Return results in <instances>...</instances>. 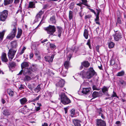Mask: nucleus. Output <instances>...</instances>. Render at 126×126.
<instances>
[{"instance_id":"1","label":"nucleus","mask_w":126,"mask_h":126,"mask_svg":"<svg viewBox=\"0 0 126 126\" xmlns=\"http://www.w3.org/2000/svg\"><path fill=\"white\" fill-rule=\"evenodd\" d=\"M96 74L93 68L90 67L87 71L83 70L80 73V75L83 78L89 79L92 78Z\"/></svg>"},{"instance_id":"2","label":"nucleus","mask_w":126,"mask_h":126,"mask_svg":"<svg viewBox=\"0 0 126 126\" xmlns=\"http://www.w3.org/2000/svg\"><path fill=\"white\" fill-rule=\"evenodd\" d=\"M12 30L11 32L9 34L7 37V38L9 39H12L14 38L16 34L17 31L16 24L15 23L12 25Z\"/></svg>"},{"instance_id":"3","label":"nucleus","mask_w":126,"mask_h":126,"mask_svg":"<svg viewBox=\"0 0 126 126\" xmlns=\"http://www.w3.org/2000/svg\"><path fill=\"white\" fill-rule=\"evenodd\" d=\"M44 29L47 31V33L50 35H52L56 31V28L54 26L49 25L48 27L45 28Z\"/></svg>"},{"instance_id":"4","label":"nucleus","mask_w":126,"mask_h":126,"mask_svg":"<svg viewBox=\"0 0 126 126\" xmlns=\"http://www.w3.org/2000/svg\"><path fill=\"white\" fill-rule=\"evenodd\" d=\"M62 102L64 105L68 104L71 103L70 99L64 94H62L61 96Z\"/></svg>"},{"instance_id":"5","label":"nucleus","mask_w":126,"mask_h":126,"mask_svg":"<svg viewBox=\"0 0 126 126\" xmlns=\"http://www.w3.org/2000/svg\"><path fill=\"white\" fill-rule=\"evenodd\" d=\"M0 19L1 20L3 21H4L8 15V11L7 10H5L0 12Z\"/></svg>"},{"instance_id":"6","label":"nucleus","mask_w":126,"mask_h":126,"mask_svg":"<svg viewBox=\"0 0 126 126\" xmlns=\"http://www.w3.org/2000/svg\"><path fill=\"white\" fill-rule=\"evenodd\" d=\"M115 33L113 35L115 40L117 41L122 37V35L121 33L118 31H115Z\"/></svg>"},{"instance_id":"7","label":"nucleus","mask_w":126,"mask_h":126,"mask_svg":"<svg viewBox=\"0 0 126 126\" xmlns=\"http://www.w3.org/2000/svg\"><path fill=\"white\" fill-rule=\"evenodd\" d=\"M16 51V50L13 49H10L9 50L8 56L10 60L11 61L13 59Z\"/></svg>"},{"instance_id":"8","label":"nucleus","mask_w":126,"mask_h":126,"mask_svg":"<svg viewBox=\"0 0 126 126\" xmlns=\"http://www.w3.org/2000/svg\"><path fill=\"white\" fill-rule=\"evenodd\" d=\"M96 121V126H105L106 123L105 122L101 119H97Z\"/></svg>"},{"instance_id":"9","label":"nucleus","mask_w":126,"mask_h":126,"mask_svg":"<svg viewBox=\"0 0 126 126\" xmlns=\"http://www.w3.org/2000/svg\"><path fill=\"white\" fill-rule=\"evenodd\" d=\"M71 58V57H68L67 58V61H66L64 63V65L65 67L64 68L68 69L69 67L70 63L69 61Z\"/></svg>"},{"instance_id":"10","label":"nucleus","mask_w":126,"mask_h":126,"mask_svg":"<svg viewBox=\"0 0 126 126\" xmlns=\"http://www.w3.org/2000/svg\"><path fill=\"white\" fill-rule=\"evenodd\" d=\"M32 71L30 68H25L23 74L24 75H31L32 73Z\"/></svg>"},{"instance_id":"11","label":"nucleus","mask_w":126,"mask_h":126,"mask_svg":"<svg viewBox=\"0 0 126 126\" xmlns=\"http://www.w3.org/2000/svg\"><path fill=\"white\" fill-rule=\"evenodd\" d=\"M72 121L74 126H81L80 123L81 122V121L78 119H73Z\"/></svg>"},{"instance_id":"12","label":"nucleus","mask_w":126,"mask_h":126,"mask_svg":"<svg viewBox=\"0 0 126 126\" xmlns=\"http://www.w3.org/2000/svg\"><path fill=\"white\" fill-rule=\"evenodd\" d=\"M109 89V87H107L105 86H104L102 89V92L104 94L106 95L107 96H110L108 93Z\"/></svg>"},{"instance_id":"13","label":"nucleus","mask_w":126,"mask_h":126,"mask_svg":"<svg viewBox=\"0 0 126 126\" xmlns=\"http://www.w3.org/2000/svg\"><path fill=\"white\" fill-rule=\"evenodd\" d=\"M54 55H52L51 57L49 56H47L45 57V59L46 61L48 62H52L53 59L54 58Z\"/></svg>"},{"instance_id":"14","label":"nucleus","mask_w":126,"mask_h":126,"mask_svg":"<svg viewBox=\"0 0 126 126\" xmlns=\"http://www.w3.org/2000/svg\"><path fill=\"white\" fill-rule=\"evenodd\" d=\"M1 59L2 61L3 62H6L8 61V60L6 57V53H3L1 56Z\"/></svg>"},{"instance_id":"15","label":"nucleus","mask_w":126,"mask_h":126,"mask_svg":"<svg viewBox=\"0 0 126 126\" xmlns=\"http://www.w3.org/2000/svg\"><path fill=\"white\" fill-rule=\"evenodd\" d=\"M30 68L31 70L33 72L36 71L38 70L37 66L36 64H32Z\"/></svg>"},{"instance_id":"16","label":"nucleus","mask_w":126,"mask_h":126,"mask_svg":"<svg viewBox=\"0 0 126 126\" xmlns=\"http://www.w3.org/2000/svg\"><path fill=\"white\" fill-rule=\"evenodd\" d=\"M121 19V17L120 16L118 17L115 25L117 27L120 26V25L122 24Z\"/></svg>"},{"instance_id":"17","label":"nucleus","mask_w":126,"mask_h":126,"mask_svg":"<svg viewBox=\"0 0 126 126\" xmlns=\"http://www.w3.org/2000/svg\"><path fill=\"white\" fill-rule=\"evenodd\" d=\"M91 90L90 87L83 88L81 92L83 94H88Z\"/></svg>"},{"instance_id":"18","label":"nucleus","mask_w":126,"mask_h":126,"mask_svg":"<svg viewBox=\"0 0 126 126\" xmlns=\"http://www.w3.org/2000/svg\"><path fill=\"white\" fill-rule=\"evenodd\" d=\"M102 94V93L101 91L99 92V93L96 91H94L93 93L92 96L93 97V98H95L97 97H99L100 96L99 94Z\"/></svg>"},{"instance_id":"19","label":"nucleus","mask_w":126,"mask_h":126,"mask_svg":"<svg viewBox=\"0 0 126 126\" xmlns=\"http://www.w3.org/2000/svg\"><path fill=\"white\" fill-rule=\"evenodd\" d=\"M64 81L63 80H61L56 84V85L58 87H63L64 85Z\"/></svg>"},{"instance_id":"20","label":"nucleus","mask_w":126,"mask_h":126,"mask_svg":"<svg viewBox=\"0 0 126 126\" xmlns=\"http://www.w3.org/2000/svg\"><path fill=\"white\" fill-rule=\"evenodd\" d=\"M57 28L58 29V36L59 37H60L61 36L62 32V28L58 26L57 27Z\"/></svg>"},{"instance_id":"21","label":"nucleus","mask_w":126,"mask_h":126,"mask_svg":"<svg viewBox=\"0 0 126 126\" xmlns=\"http://www.w3.org/2000/svg\"><path fill=\"white\" fill-rule=\"evenodd\" d=\"M29 65V64L27 62H23L21 64V67L22 69L25 67L28 66Z\"/></svg>"},{"instance_id":"22","label":"nucleus","mask_w":126,"mask_h":126,"mask_svg":"<svg viewBox=\"0 0 126 126\" xmlns=\"http://www.w3.org/2000/svg\"><path fill=\"white\" fill-rule=\"evenodd\" d=\"M81 64L83 66L86 67H88L90 65V64L87 61H85L81 63Z\"/></svg>"},{"instance_id":"23","label":"nucleus","mask_w":126,"mask_h":126,"mask_svg":"<svg viewBox=\"0 0 126 126\" xmlns=\"http://www.w3.org/2000/svg\"><path fill=\"white\" fill-rule=\"evenodd\" d=\"M27 100L26 97H24L20 100V101L21 105L25 104Z\"/></svg>"},{"instance_id":"24","label":"nucleus","mask_w":126,"mask_h":126,"mask_svg":"<svg viewBox=\"0 0 126 126\" xmlns=\"http://www.w3.org/2000/svg\"><path fill=\"white\" fill-rule=\"evenodd\" d=\"M67 69L64 68H63L61 72V73L62 76L64 77L65 76L66 73Z\"/></svg>"},{"instance_id":"25","label":"nucleus","mask_w":126,"mask_h":126,"mask_svg":"<svg viewBox=\"0 0 126 126\" xmlns=\"http://www.w3.org/2000/svg\"><path fill=\"white\" fill-rule=\"evenodd\" d=\"M25 77L24 78V80L25 81H29L32 79V78L30 76L31 75H24Z\"/></svg>"},{"instance_id":"26","label":"nucleus","mask_w":126,"mask_h":126,"mask_svg":"<svg viewBox=\"0 0 126 126\" xmlns=\"http://www.w3.org/2000/svg\"><path fill=\"white\" fill-rule=\"evenodd\" d=\"M11 46L13 48H16L17 46V43L16 41H13L11 42Z\"/></svg>"},{"instance_id":"27","label":"nucleus","mask_w":126,"mask_h":126,"mask_svg":"<svg viewBox=\"0 0 126 126\" xmlns=\"http://www.w3.org/2000/svg\"><path fill=\"white\" fill-rule=\"evenodd\" d=\"M44 13V12L42 10L40 11L36 16V18L38 19L39 18H40L41 16Z\"/></svg>"},{"instance_id":"28","label":"nucleus","mask_w":126,"mask_h":126,"mask_svg":"<svg viewBox=\"0 0 126 126\" xmlns=\"http://www.w3.org/2000/svg\"><path fill=\"white\" fill-rule=\"evenodd\" d=\"M56 22L55 20V17L53 16L50 18V22L52 24H55Z\"/></svg>"},{"instance_id":"29","label":"nucleus","mask_w":126,"mask_h":126,"mask_svg":"<svg viewBox=\"0 0 126 126\" xmlns=\"http://www.w3.org/2000/svg\"><path fill=\"white\" fill-rule=\"evenodd\" d=\"M125 72L124 71H122L118 72L116 75V76L117 77L122 76L125 75Z\"/></svg>"},{"instance_id":"30","label":"nucleus","mask_w":126,"mask_h":126,"mask_svg":"<svg viewBox=\"0 0 126 126\" xmlns=\"http://www.w3.org/2000/svg\"><path fill=\"white\" fill-rule=\"evenodd\" d=\"M35 7V3L33 2H30L29 3L28 8H33Z\"/></svg>"},{"instance_id":"31","label":"nucleus","mask_w":126,"mask_h":126,"mask_svg":"<svg viewBox=\"0 0 126 126\" xmlns=\"http://www.w3.org/2000/svg\"><path fill=\"white\" fill-rule=\"evenodd\" d=\"M41 89L40 85L39 84L37 87L34 89V90L35 92H36L37 93Z\"/></svg>"},{"instance_id":"32","label":"nucleus","mask_w":126,"mask_h":126,"mask_svg":"<svg viewBox=\"0 0 126 126\" xmlns=\"http://www.w3.org/2000/svg\"><path fill=\"white\" fill-rule=\"evenodd\" d=\"M16 66V63L14 62L9 63V67L10 69L11 68L15 67Z\"/></svg>"},{"instance_id":"33","label":"nucleus","mask_w":126,"mask_h":126,"mask_svg":"<svg viewBox=\"0 0 126 126\" xmlns=\"http://www.w3.org/2000/svg\"><path fill=\"white\" fill-rule=\"evenodd\" d=\"M22 31L21 29H18L17 35L16 36L17 38H19L22 34Z\"/></svg>"},{"instance_id":"34","label":"nucleus","mask_w":126,"mask_h":126,"mask_svg":"<svg viewBox=\"0 0 126 126\" xmlns=\"http://www.w3.org/2000/svg\"><path fill=\"white\" fill-rule=\"evenodd\" d=\"M13 0H4V4L6 5L7 4L12 3L13 1Z\"/></svg>"},{"instance_id":"35","label":"nucleus","mask_w":126,"mask_h":126,"mask_svg":"<svg viewBox=\"0 0 126 126\" xmlns=\"http://www.w3.org/2000/svg\"><path fill=\"white\" fill-rule=\"evenodd\" d=\"M88 31L86 29H85L84 30V36L85 38L87 39L88 37Z\"/></svg>"},{"instance_id":"36","label":"nucleus","mask_w":126,"mask_h":126,"mask_svg":"<svg viewBox=\"0 0 126 126\" xmlns=\"http://www.w3.org/2000/svg\"><path fill=\"white\" fill-rule=\"evenodd\" d=\"M3 114L5 115L8 116L10 114V112L9 110H4Z\"/></svg>"},{"instance_id":"37","label":"nucleus","mask_w":126,"mask_h":126,"mask_svg":"<svg viewBox=\"0 0 126 126\" xmlns=\"http://www.w3.org/2000/svg\"><path fill=\"white\" fill-rule=\"evenodd\" d=\"M75 109H72L70 111V116L72 117H74L75 115Z\"/></svg>"},{"instance_id":"38","label":"nucleus","mask_w":126,"mask_h":126,"mask_svg":"<svg viewBox=\"0 0 126 126\" xmlns=\"http://www.w3.org/2000/svg\"><path fill=\"white\" fill-rule=\"evenodd\" d=\"M114 44L112 42H110L108 44L109 47L110 48H113L114 46Z\"/></svg>"},{"instance_id":"39","label":"nucleus","mask_w":126,"mask_h":126,"mask_svg":"<svg viewBox=\"0 0 126 126\" xmlns=\"http://www.w3.org/2000/svg\"><path fill=\"white\" fill-rule=\"evenodd\" d=\"M75 3L74 2L71 3L70 4L69 7L70 9L72 10L74 7Z\"/></svg>"},{"instance_id":"40","label":"nucleus","mask_w":126,"mask_h":126,"mask_svg":"<svg viewBox=\"0 0 126 126\" xmlns=\"http://www.w3.org/2000/svg\"><path fill=\"white\" fill-rule=\"evenodd\" d=\"M73 16V12L71 11H70L69 12V18L70 20H71L72 19Z\"/></svg>"},{"instance_id":"41","label":"nucleus","mask_w":126,"mask_h":126,"mask_svg":"<svg viewBox=\"0 0 126 126\" xmlns=\"http://www.w3.org/2000/svg\"><path fill=\"white\" fill-rule=\"evenodd\" d=\"M82 2L81 3L82 4L86 6H89L87 4V0H81Z\"/></svg>"},{"instance_id":"42","label":"nucleus","mask_w":126,"mask_h":126,"mask_svg":"<svg viewBox=\"0 0 126 126\" xmlns=\"http://www.w3.org/2000/svg\"><path fill=\"white\" fill-rule=\"evenodd\" d=\"M5 32V31H3L2 32L0 33V39L1 40H2Z\"/></svg>"},{"instance_id":"43","label":"nucleus","mask_w":126,"mask_h":126,"mask_svg":"<svg viewBox=\"0 0 126 126\" xmlns=\"http://www.w3.org/2000/svg\"><path fill=\"white\" fill-rule=\"evenodd\" d=\"M8 92L10 96H13L14 94V92L13 91L10 90H8Z\"/></svg>"},{"instance_id":"44","label":"nucleus","mask_w":126,"mask_h":126,"mask_svg":"<svg viewBox=\"0 0 126 126\" xmlns=\"http://www.w3.org/2000/svg\"><path fill=\"white\" fill-rule=\"evenodd\" d=\"M26 49V47H24L21 50V52L19 53L20 54V55H22V54H23L24 53V50Z\"/></svg>"},{"instance_id":"45","label":"nucleus","mask_w":126,"mask_h":126,"mask_svg":"<svg viewBox=\"0 0 126 126\" xmlns=\"http://www.w3.org/2000/svg\"><path fill=\"white\" fill-rule=\"evenodd\" d=\"M92 17V16L90 15H86L85 17V19L87 18H90Z\"/></svg>"},{"instance_id":"46","label":"nucleus","mask_w":126,"mask_h":126,"mask_svg":"<svg viewBox=\"0 0 126 126\" xmlns=\"http://www.w3.org/2000/svg\"><path fill=\"white\" fill-rule=\"evenodd\" d=\"M111 96L112 97H118V96H117L116 94V93H115L114 91L113 92V94H112Z\"/></svg>"},{"instance_id":"47","label":"nucleus","mask_w":126,"mask_h":126,"mask_svg":"<svg viewBox=\"0 0 126 126\" xmlns=\"http://www.w3.org/2000/svg\"><path fill=\"white\" fill-rule=\"evenodd\" d=\"M93 90H98L99 89L97 88L96 87L95 85H93Z\"/></svg>"},{"instance_id":"48","label":"nucleus","mask_w":126,"mask_h":126,"mask_svg":"<svg viewBox=\"0 0 126 126\" xmlns=\"http://www.w3.org/2000/svg\"><path fill=\"white\" fill-rule=\"evenodd\" d=\"M50 47L51 48H54L55 46L54 44H50Z\"/></svg>"},{"instance_id":"49","label":"nucleus","mask_w":126,"mask_h":126,"mask_svg":"<svg viewBox=\"0 0 126 126\" xmlns=\"http://www.w3.org/2000/svg\"><path fill=\"white\" fill-rule=\"evenodd\" d=\"M87 45H88L89 46V48H90V49H91V47L90 44V39H89L87 43Z\"/></svg>"},{"instance_id":"50","label":"nucleus","mask_w":126,"mask_h":126,"mask_svg":"<svg viewBox=\"0 0 126 126\" xmlns=\"http://www.w3.org/2000/svg\"><path fill=\"white\" fill-rule=\"evenodd\" d=\"M28 87L31 90H32V89L33 87L32 85L31 84H29L28 86Z\"/></svg>"},{"instance_id":"51","label":"nucleus","mask_w":126,"mask_h":126,"mask_svg":"<svg viewBox=\"0 0 126 126\" xmlns=\"http://www.w3.org/2000/svg\"><path fill=\"white\" fill-rule=\"evenodd\" d=\"M102 111V110L101 108H100V109H98V112L99 113L100 115V114H101V113H101Z\"/></svg>"},{"instance_id":"52","label":"nucleus","mask_w":126,"mask_h":126,"mask_svg":"<svg viewBox=\"0 0 126 126\" xmlns=\"http://www.w3.org/2000/svg\"><path fill=\"white\" fill-rule=\"evenodd\" d=\"M69 108V106H68L67 107L64 108V109L65 111V114L66 113H67V110Z\"/></svg>"},{"instance_id":"53","label":"nucleus","mask_w":126,"mask_h":126,"mask_svg":"<svg viewBox=\"0 0 126 126\" xmlns=\"http://www.w3.org/2000/svg\"><path fill=\"white\" fill-rule=\"evenodd\" d=\"M100 47V46L99 45H97L96 47V50L98 52H99V49Z\"/></svg>"},{"instance_id":"54","label":"nucleus","mask_w":126,"mask_h":126,"mask_svg":"<svg viewBox=\"0 0 126 126\" xmlns=\"http://www.w3.org/2000/svg\"><path fill=\"white\" fill-rule=\"evenodd\" d=\"M23 69H22L21 71L19 73L17 74V75H21L22 74V73L24 71L23 70Z\"/></svg>"},{"instance_id":"55","label":"nucleus","mask_w":126,"mask_h":126,"mask_svg":"<svg viewBox=\"0 0 126 126\" xmlns=\"http://www.w3.org/2000/svg\"><path fill=\"white\" fill-rule=\"evenodd\" d=\"M40 108L39 106L37 107H35V109L36 111H38L39 110H40Z\"/></svg>"},{"instance_id":"56","label":"nucleus","mask_w":126,"mask_h":126,"mask_svg":"<svg viewBox=\"0 0 126 126\" xmlns=\"http://www.w3.org/2000/svg\"><path fill=\"white\" fill-rule=\"evenodd\" d=\"M97 14L96 15V16H99V14L100 11V10H98L97 9Z\"/></svg>"},{"instance_id":"57","label":"nucleus","mask_w":126,"mask_h":126,"mask_svg":"<svg viewBox=\"0 0 126 126\" xmlns=\"http://www.w3.org/2000/svg\"><path fill=\"white\" fill-rule=\"evenodd\" d=\"M19 88L20 90H22L23 89V86L21 84L20 85V87H19Z\"/></svg>"},{"instance_id":"58","label":"nucleus","mask_w":126,"mask_h":126,"mask_svg":"<svg viewBox=\"0 0 126 126\" xmlns=\"http://www.w3.org/2000/svg\"><path fill=\"white\" fill-rule=\"evenodd\" d=\"M89 9L91 11L94 13V14H96V13L95 12V11L94 10L90 8H89Z\"/></svg>"},{"instance_id":"59","label":"nucleus","mask_w":126,"mask_h":126,"mask_svg":"<svg viewBox=\"0 0 126 126\" xmlns=\"http://www.w3.org/2000/svg\"><path fill=\"white\" fill-rule=\"evenodd\" d=\"M33 53H31L30 55V59L33 57Z\"/></svg>"},{"instance_id":"60","label":"nucleus","mask_w":126,"mask_h":126,"mask_svg":"<svg viewBox=\"0 0 126 126\" xmlns=\"http://www.w3.org/2000/svg\"><path fill=\"white\" fill-rule=\"evenodd\" d=\"M40 97V95H39L38 97H37L35 99H33V100L34 101H36L38 100Z\"/></svg>"},{"instance_id":"61","label":"nucleus","mask_w":126,"mask_h":126,"mask_svg":"<svg viewBox=\"0 0 126 126\" xmlns=\"http://www.w3.org/2000/svg\"><path fill=\"white\" fill-rule=\"evenodd\" d=\"M99 19V16H96V18L95 19V21H98Z\"/></svg>"},{"instance_id":"62","label":"nucleus","mask_w":126,"mask_h":126,"mask_svg":"<svg viewBox=\"0 0 126 126\" xmlns=\"http://www.w3.org/2000/svg\"><path fill=\"white\" fill-rule=\"evenodd\" d=\"M42 126H48V124L47 123H45L44 124L42 125Z\"/></svg>"},{"instance_id":"63","label":"nucleus","mask_w":126,"mask_h":126,"mask_svg":"<svg viewBox=\"0 0 126 126\" xmlns=\"http://www.w3.org/2000/svg\"><path fill=\"white\" fill-rule=\"evenodd\" d=\"M116 124L117 125H120V121H116Z\"/></svg>"},{"instance_id":"64","label":"nucleus","mask_w":126,"mask_h":126,"mask_svg":"<svg viewBox=\"0 0 126 126\" xmlns=\"http://www.w3.org/2000/svg\"><path fill=\"white\" fill-rule=\"evenodd\" d=\"M1 102L3 104H4L5 102V101L3 99H2Z\"/></svg>"}]
</instances>
